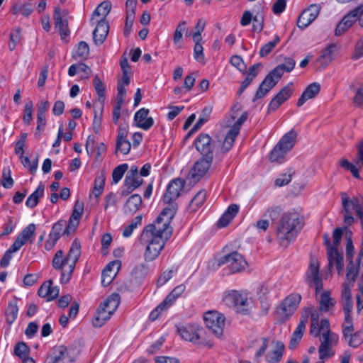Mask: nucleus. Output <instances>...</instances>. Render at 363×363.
I'll return each mask as SVG.
<instances>
[{
  "mask_svg": "<svg viewBox=\"0 0 363 363\" xmlns=\"http://www.w3.org/2000/svg\"><path fill=\"white\" fill-rule=\"evenodd\" d=\"M185 181L181 178L173 179L168 185L164 196V201L169 203L164 208L155 223L147 225L143 230L140 241L146 246L144 258L146 262L155 259L171 237L172 227L170 223L174 218L177 207L171 203L184 191Z\"/></svg>",
  "mask_w": 363,
  "mask_h": 363,
  "instance_id": "obj_1",
  "label": "nucleus"
},
{
  "mask_svg": "<svg viewBox=\"0 0 363 363\" xmlns=\"http://www.w3.org/2000/svg\"><path fill=\"white\" fill-rule=\"evenodd\" d=\"M304 225L303 216L297 211L284 213L277 228V240L279 245L287 247L301 233Z\"/></svg>",
  "mask_w": 363,
  "mask_h": 363,
  "instance_id": "obj_2",
  "label": "nucleus"
},
{
  "mask_svg": "<svg viewBox=\"0 0 363 363\" xmlns=\"http://www.w3.org/2000/svg\"><path fill=\"white\" fill-rule=\"evenodd\" d=\"M177 333L184 341L189 342L200 349H211L214 341L204 328L197 323L181 324L177 326Z\"/></svg>",
  "mask_w": 363,
  "mask_h": 363,
  "instance_id": "obj_3",
  "label": "nucleus"
},
{
  "mask_svg": "<svg viewBox=\"0 0 363 363\" xmlns=\"http://www.w3.org/2000/svg\"><path fill=\"white\" fill-rule=\"evenodd\" d=\"M308 317H311L310 333L314 337H319V340L330 338L332 335H337L330 330V322L327 318L320 320V313L315 307L305 308Z\"/></svg>",
  "mask_w": 363,
  "mask_h": 363,
  "instance_id": "obj_4",
  "label": "nucleus"
},
{
  "mask_svg": "<svg viewBox=\"0 0 363 363\" xmlns=\"http://www.w3.org/2000/svg\"><path fill=\"white\" fill-rule=\"evenodd\" d=\"M120 301L121 298L118 294H113L108 296L106 301L99 306L92 320L93 325L95 327H101L104 325L117 309Z\"/></svg>",
  "mask_w": 363,
  "mask_h": 363,
  "instance_id": "obj_5",
  "label": "nucleus"
},
{
  "mask_svg": "<svg viewBox=\"0 0 363 363\" xmlns=\"http://www.w3.org/2000/svg\"><path fill=\"white\" fill-rule=\"evenodd\" d=\"M79 354V350L74 346L63 345L52 347L45 363H74Z\"/></svg>",
  "mask_w": 363,
  "mask_h": 363,
  "instance_id": "obj_6",
  "label": "nucleus"
},
{
  "mask_svg": "<svg viewBox=\"0 0 363 363\" xmlns=\"http://www.w3.org/2000/svg\"><path fill=\"white\" fill-rule=\"evenodd\" d=\"M342 204L343 206L344 220L347 225H351L354 218L352 213H355L361 220L363 219V199L354 197L350 199L345 192L341 194Z\"/></svg>",
  "mask_w": 363,
  "mask_h": 363,
  "instance_id": "obj_7",
  "label": "nucleus"
},
{
  "mask_svg": "<svg viewBox=\"0 0 363 363\" xmlns=\"http://www.w3.org/2000/svg\"><path fill=\"white\" fill-rule=\"evenodd\" d=\"M296 138V133L290 130L286 133L269 154V160L272 162H283L286 155L292 149Z\"/></svg>",
  "mask_w": 363,
  "mask_h": 363,
  "instance_id": "obj_8",
  "label": "nucleus"
},
{
  "mask_svg": "<svg viewBox=\"0 0 363 363\" xmlns=\"http://www.w3.org/2000/svg\"><path fill=\"white\" fill-rule=\"evenodd\" d=\"M223 302L237 312L245 313L250 306L251 299L246 293L232 290L224 293Z\"/></svg>",
  "mask_w": 363,
  "mask_h": 363,
  "instance_id": "obj_9",
  "label": "nucleus"
},
{
  "mask_svg": "<svg viewBox=\"0 0 363 363\" xmlns=\"http://www.w3.org/2000/svg\"><path fill=\"white\" fill-rule=\"evenodd\" d=\"M342 233V229L336 228L333 232V245L329 244L327 248L329 268L335 266L339 274L343 271L344 264L342 255L338 252L337 247L341 242Z\"/></svg>",
  "mask_w": 363,
  "mask_h": 363,
  "instance_id": "obj_10",
  "label": "nucleus"
},
{
  "mask_svg": "<svg viewBox=\"0 0 363 363\" xmlns=\"http://www.w3.org/2000/svg\"><path fill=\"white\" fill-rule=\"evenodd\" d=\"M301 300V296L293 293L286 296L276 311L275 318L279 322L288 320L296 311Z\"/></svg>",
  "mask_w": 363,
  "mask_h": 363,
  "instance_id": "obj_11",
  "label": "nucleus"
},
{
  "mask_svg": "<svg viewBox=\"0 0 363 363\" xmlns=\"http://www.w3.org/2000/svg\"><path fill=\"white\" fill-rule=\"evenodd\" d=\"M203 320L208 328L217 338H220L223 333L225 318L217 311H208L203 314Z\"/></svg>",
  "mask_w": 363,
  "mask_h": 363,
  "instance_id": "obj_12",
  "label": "nucleus"
},
{
  "mask_svg": "<svg viewBox=\"0 0 363 363\" xmlns=\"http://www.w3.org/2000/svg\"><path fill=\"white\" fill-rule=\"evenodd\" d=\"M213 158V156L203 157L195 162L187 175V179L190 183L196 184L208 174Z\"/></svg>",
  "mask_w": 363,
  "mask_h": 363,
  "instance_id": "obj_13",
  "label": "nucleus"
},
{
  "mask_svg": "<svg viewBox=\"0 0 363 363\" xmlns=\"http://www.w3.org/2000/svg\"><path fill=\"white\" fill-rule=\"evenodd\" d=\"M67 260H68V257L65 255L63 250H59L55 252L52 262L53 267L61 271V284H67L69 281L75 267V266L69 267L70 265Z\"/></svg>",
  "mask_w": 363,
  "mask_h": 363,
  "instance_id": "obj_14",
  "label": "nucleus"
},
{
  "mask_svg": "<svg viewBox=\"0 0 363 363\" xmlns=\"http://www.w3.org/2000/svg\"><path fill=\"white\" fill-rule=\"evenodd\" d=\"M219 264H226L232 273L243 271L247 266V263L243 256L237 252H233L222 257Z\"/></svg>",
  "mask_w": 363,
  "mask_h": 363,
  "instance_id": "obj_15",
  "label": "nucleus"
},
{
  "mask_svg": "<svg viewBox=\"0 0 363 363\" xmlns=\"http://www.w3.org/2000/svg\"><path fill=\"white\" fill-rule=\"evenodd\" d=\"M247 113H243L241 116L234 123L228 131L221 145V151L223 152H228L233 147L235 140L238 136L241 125L247 120Z\"/></svg>",
  "mask_w": 363,
  "mask_h": 363,
  "instance_id": "obj_16",
  "label": "nucleus"
},
{
  "mask_svg": "<svg viewBox=\"0 0 363 363\" xmlns=\"http://www.w3.org/2000/svg\"><path fill=\"white\" fill-rule=\"evenodd\" d=\"M306 282L315 288V291L323 288L322 277L319 272V263L316 259L312 258L306 273Z\"/></svg>",
  "mask_w": 363,
  "mask_h": 363,
  "instance_id": "obj_17",
  "label": "nucleus"
},
{
  "mask_svg": "<svg viewBox=\"0 0 363 363\" xmlns=\"http://www.w3.org/2000/svg\"><path fill=\"white\" fill-rule=\"evenodd\" d=\"M196 149L205 157L213 156L217 143L206 133L199 135L194 141Z\"/></svg>",
  "mask_w": 363,
  "mask_h": 363,
  "instance_id": "obj_18",
  "label": "nucleus"
},
{
  "mask_svg": "<svg viewBox=\"0 0 363 363\" xmlns=\"http://www.w3.org/2000/svg\"><path fill=\"white\" fill-rule=\"evenodd\" d=\"M315 297L318 303V311L322 313H331L336 304V300L332 297L329 290L315 291Z\"/></svg>",
  "mask_w": 363,
  "mask_h": 363,
  "instance_id": "obj_19",
  "label": "nucleus"
},
{
  "mask_svg": "<svg viewBox=\"0 0 363 363\" xmlns=\"http://www.w3.org/2000/svg\"><path fill=\"white\" fill-rule=\"evenodd\" d=\"M320 4H313L307 7L299 16L297 26L300 28L308 27L319 15Z\"/></svg>",
  "mask_w": 363,
  "mask_h": 363,
  "instance_id": "obj_20",
  "label": "nucleus"
},
{
  "mask_svg": "<svg viewBox=\"0 0 363 363\" xmlns=\"http://www.w3.org/2000/svg\"><path fill=\"white\" fill-rule=\"evenodd\" d=\"M338 340V335H332V337H330V338L319 340V359L325 361V359L331 358L335 355V351L333 350V347L337 345Z\"/></svg>",
  "mask_w": 363,
  "mask_h": 363,
  "instance_id": "obj_21",
  "label": "nucleus"
},
{
  "mask_svg": "<svg viewBox=\"0 0 363 363\" xmlns=\"http://www.w3.org/2000/svg\"><path fill=\"white\" fill-rule=\"evenodd\" d=\"M363 9L362 8H355L349 13L345 15L340 22L337 25L335 29V35H340L350 28L354 22H358V16L362 13Z\"/></svg>",
  "mask_w": 363,
  "mask_h": 363,
  "instance_id": "obj_22",
  "label": "nucleus"
},
{
  "mask_svg": "<svg viewBox=\"0 0 363 363\" xmlns=\"http://www.w3.org/2000/svg\"><path fill=\"white\" fill-rule=\"evenodd\" d=\"M143 182V179L139 175L138 168L135 165H132L128 172L124 181L125 186L127 188L128 192L122 191V195L125 196L139 187Z\"/></svg>",
  "mask_w": 363,
  "mask_h": 363,
  "instance_id": "obj_23",
  "label": "nucleus"
},
{
  "mask_svg": "<svg viewBox=\"0 0 363 363\" xmlns=\"http://www.w3.org/2000/svg\"><path fill=\"white\" fill-rule=\"evenodd\" d=\"M121 267L120 260H114L106 265L101 274V284L104 286H107L112 282Z\"/></svg>",
  "mask_w": 363,
  "mask_h": 363,
  "instance_id": "obj_24",
  "label": "nucleus"
},
{
  "mask_svg": "<svg viewBox=\"0 0 363 363\" xmlns=\"http://www.w3.org/2000/svg\"><path fill=\"white\" fill-rule=\"evenodd\" d=\"M284 345L281 341H272L270 342L269 349L265 354V359L268 363H277L283 356Z\"/></svg>",
  "mask_w": 363,
  "mask_h": 363,
  "instance_id": "obj_25",
  "label": "nucleus"
},
{
  "mask_svg": "<svg viewBox=\"0 0 363 363\" xmlns=\"http://www.w3.org/2000/svg\"><path fill=\"white\" fill-rule=\"evenodd\" d=\"M149 109L142 108L134 116V124L144 130H149L154 124V119L148 116Z\"/></svg>",
  "mask_w": 363,
  "mask_h": 363,
  "instance_id": "obj_26",
  "label": "nucleus"
},
{
  "mask_svg": "<svg viewBox=\"0 0 363 363\" xmlns=\"http://www.w3.org/2000/svg\"><path fill=\"white\" fill-rule=\"evenodd\" d=\"M308 322V313H305V310L302 313L299 323L296 330L294 331L289 344V348L294 349L296 347L299 341L301 340L303 335L306 330V323Z\"/></svg>",
  "mask_w": 363,
  "mask_h": 363,
  "instance_id": "obj_27",
  "label": "nucleus"
},
{
  "mask_svg": "<svg viewBox=\"0 0 363 363\" xmlns=\"http://www.w3.org/2000/svg\"><path fill=\"white\" fill-rule=\"evenodd\" d=\"M292 85L289 84L284 86L270 101L269 110L274 111L284 101H286L292 94Z\"/></svg>",
  "mask_w": 363,
  "mask_h": 363,
  "instance_id": "obj_28",
  "label": "nucleus"
},
{
  "mask_svg": "<svg viewBox=\"0 0 363 363\" xmlns=\"http://www.w3.org/2000/svg\"><path fill=\"white\" fill-rule=\"evenodd\" d=\"M38 295L46 299L47 301H50L56 298L60 294V289L58 286H52V280L45 281L38 291Z\"/></svg>",
  "mask_w": 363,
  "mask_h": 363,
  "instance_id": "obj_29",
  "label": "nucleus"
},
{
  "mask_svg": "<svg viewBox=\"0 0 363 363\" xmlns=\"http://www.w3.org/2000/svg\"><path fill=\"white\" fill-rule=\"evenodd\" d=\"M111 9V4L108 1L101 3L92 13L90 22L92 25L98 22L106 21V17L109 13Z\"/></svg>",
  "mask_w": 363,
  "mask_h": 363,
  "instance_id": "obj_30",
  "label": "nucleus"
},
{
  "mask_svg": "<svg viewBox=\"0 0 363 363\" xmlns=\"http://www.w3.org/2000/svg\"><path fill=\"white\" fill-rule=\"evenodd\" d=\"M320 85L317 82L310 84L297 101V106H303L308 100L314 99L320 92Z\"/></svg>",
  "mask_w": 363,
  "mask_h": 363,
  "instance_id": "obj_31",
  "label": "nucleus"
},
{
  "mask_svg": "<svg viewBox=\"0 0 363 363\" xmlns=\"http://www.w3.org/2000/svg\"><path fill=\"white\" fill-rule=\"evenodd\" d=\"M96 28L93 32V38L96 45H101L105 40L108 33V24L107 21L95 23Z\"/></svg>",
  "mask_w": 363,
  "mask_h": 363,
  "instance_id": "obj_32",
  "label": "nucleus"
},
{
  "mask_svg": "<svg viewBox=\"0 0 363 363\" xmlns=\"http://www.w3.org/2000/svg\"><path fill=\"white\" fill-rule=\"evenodd\" d=\"M53 18L55 28L58 29L61 38H65L69 34V32L67 27V21L62 18L61 11L59 8L55 9Z\"/></svg>",
  "mask_w": 363,
  "mask_h": 363,
  "instance_id": "obj_33",
  "label": "nucleus"
},
{
  "mask_svg": "<svg viewBox=\"0 0 363 363\" xmlns=\"http://www.w3.org/2000/svg\"><path fill=\"white\" fill-rule=\"evenodd\" d=\"M269 340L267 337H259L256 339L253 342L252 347L255 350V357L256 359H259L266 354L267 349H269Z\"/></svg>",
  "mask_w": 363,
  "mask_h": 363,
  "instance_id": "obj_34",
  "label": "nucleus"
},
{
  "mask_svg": "<svg viewBox=\"0 0 363 363\" xmlns=\"http://www.w3.org/2000/svg\"><path fill=\"white\" fill-rule=\"evenodd\" d=\"M239 211V206L236 204H231L222 215L218 221V226L224 228L227 226L230 222L234 218Z\"/></svg>",
  "mask_w": 363,
  "mask_h": 363,
  "instance_id": "obj_35",
  "label": "nucleus"
},
{
  "mask_svg": "<svg viewBox=\"0 0 363 363\" xmlns=\"http://www.w3.org/2000/svg\"><path fill=\"white\" fill-rule=\"evenodd\" d=\"M142 204V198L138 194H133L126 201L124 206L125 213L133 214L137 212Z\"/></svg>",
  "mask_w": 363,
  "mask_h": 363,
  "instance_id": "obj_36",
  "label": "nucleus"
},
{
  "mask_svg": "<svg viewBox=\"0 0 363 363\" xmlns=\"http://www.w3.org/2000/svg\"><path fill=\"white\" fill-rule=\"evenodd\" d=\"M184 284H180L176 286L171 293L167 296L164 301L160 304V307H169L177 298H178L185 291Z\"/></svg>",
  "mask_w": 363,
  "mask_h": 363,
  "instance_id": "obj_37",
  "label": "nucleus"
},
{
  "mask_svg": "<svg viewBox=\"0 0 363 363\" xmlns=\"http://www.w3.org/2000/svg\"><path fill=\"white\" fill-rule=\"evenodd\" d=\"M337 54V47L334 44H331L322 50L318 60L322 65L325 66L336 57Z\"/></svg>",
  "mask_w": 363,
  "mask_h": 363,
  "instance_id": "obj_38",
  "label": "nucleus"
},
{
  "mask_svg": "<svg viewBox=\"0 0 363 363\" xmlns=\"http://www.w3.org/2000/svg\"><path fill=\"white\" fill-rule=\"evenodd\" d=\"M277 82L269 74L264 78L256 92V98L260 99L265 96L276 84Z\"/></svg>",
  "mask_w": 363,
  "mask_h": 363,
  "instance_id": "obj_39",
  "label": "nucleus"
},
{
  "mask_svg": "<svg viewBox=\"0 0 363 363\" xmlns=\"http://www.w3.org/2000/svg\"><path fill=\"white\" fill-rule=\"evenodd\" d=\"M49 107L50 103L48 101H41L40 103L37 114V130H41L44 128L46 122L45 113Z\"/></svg>",
  "mask_w": 363,
  "mask_h": 363,
  "instance_id": "obj_40",
  "label": "nucleus"
},
{
  "mask_svg": "<svg viewBox=\"0 0 363 363\" xmlns=\"http://www.w3.org/2000/svg\"><path fill=\"white\" fill-rule=\"evenodd\" d=\"M81 255L80 243L77 240H74L69 249V253L67 255L68 257L67 263L70 265L69 267L75 266L77 260Z\"/></svg>",
  "mask_w": 363,
  "mask_h": 363,
  "instance_id": "obj_41",
  "label": "nucleus"
},
{
  "mask_svg": "<svg viewBox=\"0 0 363 363\" xmlns=\"http://www.w3.org/2000/svg\"><path fill=\"white\" fill-rule=\"evenodd\" d=\"M45 186L43 184H40L34 192H33L27 199L26 204L29 208H34L38 199L43 196Z\"/></svg>",
  "mask_w": 363,
  "mask_h": 363,
  "instance_id": "obj_42",
  "label": "nucleus"
},
{
  "mask_svg": "<svg viewBox=\"0 0 363 363\" xmlns=\"http://www.w3.org/2000/svg\"><path fill=\"white\" fill-rule=\"evenodd\" d=\"M343 338L352 347H359L363 342V335L361 331L348 333L347 335H343Z\"/></svg>",
  "mask_w": 363,
  "mask_h": 363,
  "instance_id": "obj_43",
  "label": "nucleus"
},
{
  "mask_svg": "<svg viewBox=\"0 0 363 363\" xmlns=\"http://www.w3.org/2000/svg\"><path fill=\"white\" fill-rule=\"evenodd\" d=\"M18 313V308L17 301H13L9 303L6 311V318L9 324L13 323L17 318Z\"/></svg>",
  "mask_w": 363,
  "mask_h": 363,
  "instance_id": "obj_44",
  "label": "nucleus"
},
{
  "mask_svg": "<svg viewBox=\"0 0 363 363\" xmlns=\"http://www.w3.org/2000/svg\"><path fill=\"white\" fill-rule=\"evenodd\" d=\"M207 192L206 190L202 189L200 190L191 199L190 203V208L191 211H196L200 206H201L206 199Z\"/></svg>",
  "mask_w": 363,
  "mask_h": 363,
  "instance_id": "obj_45",
  "label": "nucleus"
},
{
  "mask_svg": "<svg viewBox=\"0 0 363 363\" xmlns=\"http://www.w3.org/2000/svg\"><path fill=\"white\" fill-rule=\"evenodd\" d=\"M212 110H213V107L210 106H206L203 109V111L199 118V120L197 121L196 124L194 125V127L191 130V132L198 130L205 123H206L209 120L210 115L212 112Z\"/></svg>",
  "mask_w": 363,
  "mask_h": 363,
  "instance_id": "obj_46",
  "label": "nucleus"
},
{
  "mask_svg": "<svg viewBox=\"0 0 363 363\" xmlns=\"http://www.w3.org/2000/svg\"><path fill=\"white\" fill-rule=\"evenodd\" d=\"M66 225L67 222L65 220H60L55 223L52 227L49 235L59 240L62 235H65L64 230Z\"/></svg>",
  "mask_w": 363,
  "mask_h": 363,
  "instance_id": "obj_47",
  "label": "nucleus"
},
{
  "mask_svg": "<svg viewBox=\"0 0 363 363\" xmlns=\"http://www.w3.org/2000/svg\"><path fill=\"white\" fill-rule=\"evenodd\" d=\"M21 28L18 27L11 30L10 33V40L8 44L9 49L11 51H13L16 49L18 43L21 40Z\"/></svg>",
  "mask_w": 363,
  "mask_h": 363,
  "instance_id": "obj_48",
  "label": "nucleus"
},
{
  "mask_svg": "<svg viewBox=\"0 0 363 363\" xmlns=\"http://www.w3.org/2000/svg\"><path fill=\"white\" fill-rule=\"evenodd\" d=\"M186 30V23L184 21H180L177 26L175 29L173 41L177 45H179L182 42L183 33Z\"/></svg>",
  "mask_w": 363,
  "mask_h": 363,
  "instance_id": "obj_49",
  "label": "nucleus"
},
{
  "mask_svg": "<svg viewBox=\"0 0 363 363\" xmlns=\"http://www.w3.org/2000/svg\"><path fill=\"white\" fill-rule=\"evenodd\" d=\"M142 219H143L142 215H138L136 217H135L132 220L130 223L124 228L123 232V237H125V238L130 237L132 235L133 230L135 229H136L139 225H141Z\"/></svg>",
  "mask_w": 363,
  "mask_h": 363,
  "instance_id": "obj_50",
  "label": "nucleus"
},
{
  "mask_svg": "<svg viewBox=\"0 0 363 363\" xmlns=\"http://www.w3.org/2000/svg\"><path fill=\"white\" fill-rule=\"evenodd\" d=\"M89 54V47L88 44L84 41H81L79 43L76 50L74 52V57L76 59H86Z\"/></svg>",
  "mask_w": 363,
  "mask_h": 363,
  "instance_id": "obj_51",
  "label": "nucleus"
},
{
  "mask_svg": "<svg viewBox=\"0 0 363 363\" xmlns=\"http://www.w3.org/2000/svg\"><path fill=\"white\" fill-rule=\"evenodd\" d=\"M149 272V265L145 263L137 264L132 270V275L135 279H141L145 277Z\"/></svg>",
  "mask_w": 363,
  "mask_h": 363,
  "instance_id": "obj_52",
  "label": "nucleus"
},
{
  "mask_svg": "<svg viewBox=\"0 0 363 363\" xmlns=\"http://www.w3.org/2000/svg\"><path fill=\"white\" fill-rule=\"evenodd\" d=\"M358 274V268L352 261H350L347 268L346 280L345 282L354 284L357 276Z\"/></svg>",
  "mask_w": 363,
  "mask_h": 363,
  "instance_id": "obj_53",
  "label": "nucleus"
},
{
  "mask_svg": "<svg viewBox=\"0 0 363 363\" xmlns=\"http://www.w3.org/2000/svg\"><path fill=\"white\" fill-rule=\"evenodd\" d=\"M80 218L71 216L68 223L65 227L64 233L66 236H69L72 234L77 228L79 224Z\"/></svg>",
  "mask_w": 363,
  "mask_h": 363,
  "instance_id": "obj_54",
  "label": "nucleus"
},
{
  "mask_svg": "<svg viewBox=\"0 0 363 363\" xmlns=\"http://www.w3.org/2000/svg\"><path fill=\"white\" fill-rule=\"evenodd\" d=\"M294 174V171L289 169L286 172L281 174L276 180L275 185L277 186H283L288 184L291 181L292 176Z\"/></svg>",
  "mask_w": 363,
  "mask_h": 363,
  "instance_id": "obj_55",
  "label": "nucleus"
},
{
  "mask_svg": "<svg viewBox=\"0 0 363 363\" xmlns=\"http://www.w3.org/2000/svg\"><path fill=\"white\" fill-rule=\"evenodd\" d=\"M29 353V347L23 342H18L14 347V354L21 359L28 356Z\"/></svg>",
  "mask_w": 363,
  "mask_h": 363,
  "instance_id": "obj_56",
  "label": "nucleus"
},
{
  "mask_svg": "<svg viewBox=\"0 0 363 363\" xmlns=\"http://www.w3.org/2000/svg\"><path fill=\"white\" fill-rule=\"evenodd\" d=\"M280 38L278 35L275 36L274 40L270 41L265 45H264L259 51V55L261 57H265L268 54H269L272 50L277 46V45L279 43Z\"/></svg>",
  "mask_w": 363,
  "mask_h": 363,
  "instance_id": "obj_57",
  "label": "nucleus"
},
{
  "mask_svg": "<svg viewBox=\"0 0 363 363\" xmlns=\"http://www.w3.org/2000/svg\"><path fill=\"white\" fill-rule=\"evenodd\" d=\"M128 168V165L127 164H122L113 169L112 178L114 183H118L122 179Z\"/></svg>",
  "mask_w": 363,
  "mask_h": 363,
  "instance_id": "obj_58",
  "label": "nucleus"
},
{
  "mask_svg": "<svg viewBox=\"0 0 363 363\" xmlns=\"http://www.w3.org/2000/svg\"><path fill=\"white\" fill-rule=\"evenodd\" d=\"M342 335H347L348 333L354 332L353 320L351 315H344L342 324Z\"/></svg>",
  "mask_w": 363,
  "mask_h": 363,
  "instance_id": "obj_59",
  "label": "nucleus"
},
{
  "mask_svg": "<svg viewBox=\"0 0 363 363\" xmlns=\"http://www.w3.org/2000/svg\"><path fill=\"white\" fill-rule=\"evenodd\" d=\"M131 148L130 141L127 140H116V151H120L123 155L129 153Z\"/></svg>",
  "mask_w": 363,
  "mask_h": 363,
  "instance_id": "obj_60",
  "label": "nucleus"
},
{
  "mask_svg": "<svg viewBox=\"0 0 363 363\" xmlns=\"http://www.w3.org/2000/svg\"><path fill=\"white\" fill-rule=\"evenodd\" d=\"M3 182L4 188L9 189L13 185V180L11 176V169L9 167H4L2 171Z\"/></svg>",
  "mask_w": 363,
  "mask_h": 363,
  "instance_id": "obj_61",
  "label": "nucleus"
},
{
  "mask_svg": "<svg viewBox=\"0 0 363 363\" xmlns=\"http://www.w3.org/2000/svg\"><path fill=\"white\" fill-rule=\"evenodd\" d=\"M35 225L33 223L29 224L26 226L19 234V235L27 242L31 237L33 236L35 231Z\"/></svg>",
  "mask_w": 363,
  "mask_h": 363,
  "instance_id": "obj_62",
  "label": "nucleus"
},
{
  "mask_svg": "<svg viewBox=\"0 0 363 363\" xmlns=\"http://www.w3.org/2000/svg\"><path fill=\"white\" fill-rule=\"evenodd\" d=\"M118 199L116 194L110 193L105 197L104 209L106 211L114 208L116 206Z\"/></svg>",
  "mask_w": 363,
  "mask_h": 363,
  "instance_id": "obj_63",
  "label": "nucleus"
},
{
  "mask_svg": "<svg viewBox=\"0 0 363 363\" xmlns=\"http://www.w3.org/2000/svg\"><path fill=\"white\" fill-rule=\"evenodd\" d=\"M358 152L354 162L359 167H363V140L357 145Z\"/></svg>",
  "mask_w": 363,
  "mask_h": 363,
  "instance_id": "obj_64",
  "label": "nucleus"
}]
</instances>
